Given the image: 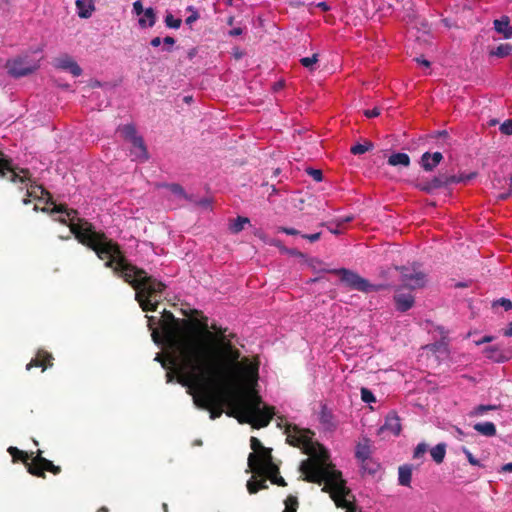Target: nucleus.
<instances>
[{
	"instance_id": "1",
	"label": "nucleus",
	"mask_w": 512,
	"mask_h": 512,
	"mask_svg": "<svg viewBox=\"0 0 512 512\" xmlns=\"http://www.w3.org/2000/svg\"><path fill=\"white\" fill-rule=\"evenodd\" d=\"M221 357L213 368H207L192 376L189 368L180 370L179 383L188 388L194 404L208 410L210 418H219L227 407L226 414L239 423L250 424L255 429L269 425L275 415L273 406L264 405L256 390L259 378V363L241 358V352L230 339L221 337Z\"/></svg>"
},
{
	"instance_id": "2",
	"label": "nucleus",
	"mask_w": 512,
	"mask_h": 512,
	"mask_svg": "<svg viewBox=\"0 0 512 512\" xmlns=\"http://www.w3.org/2000/svg\"><path fill=\"white\" fill-rule=\"evenodd\" d=\"M147 318L153 341L169 351L171 362L178 364L180 370L189 368L192 376H197V372L204 369L213 368L221 357L218 353L221 350V337L229 339L225 334L227 328L212 325L213 333L206 323L176 318L166 309L158 321L160 330L154 327V316Z\"/></svg>"
},
{
	"instance_id": "3",
	"label": "nucleus",
	"mask_w": 512,
	"mask_h": 512,
	"mask_svg": "<svg viewBox=\"0 0 512 512\" xmlns=\"http://www.w3.org/2000/svg\"><path fill=\"white\" fill-rule=\"evenodd\" d=\"M50 213H64L57 220L70 228L79 243L93 250L99 259L106 260L105 266L117 272L135 290V299L145 312H155L161 301L166 285L149 276L144 269L129 263L120 246L109 239L104 232L96 231L94 225L78 212L66 205H54Z\"/></svg>"
},
{
	"instance_id": "4",
	"label": "nucleus",
	"mask_w": 512,
	"mask_h": 512,
	"mask_svg": "<svg viewBox=\"0 0 512 512\" xmlns=\"http://www.w3.org/2000/svg\"><path fill=\"white\" fill-rule=\"evenodd\" d=\"M284 433L289 445L301 448L307 455L314 456L316 446L322 449L320 456L311 457L301 462L300 471L304 476L303 480L319 485L324 483L322 491L329 493L338 508H343L346 512H357V507L354 504L355 497L350 488L346 486L341 471L336 470L334 464L328 462L327 451L313 442L314 432L295 424H286Z\"/></svg>"
},
{
	"instance_id": "5",
	"label": "nucleus",
	"mask_w": 512,
	"mask_h": 512,
	"mask_svg": "<svg viewBox=\"0 0 512 512\" xmlns=\"http://www.w3.org/2000/svg\"><path fill=\"white\" fill-rule=\"evenodd\" d=\"M8 453L12 457L14 463L21 461L27 468V471L36 477L45 478V472H51L54 475L61 473L62 469L60 466L54 465L52 461L43 457V451L37 450L28 454L27 452L18 449L17 447L10 446L7 449Z\"/></svg>"
},
{
	"instance_id": "6",
	"label": "nucleus",
	"mask_w": 512,
	"mask_h": 512,
	"mask_svg": "<svg viewBox=\"0 0 512 512\" xmlns=\"http://www.w3.org/2000/svg\"><path fill=\"white\" fill-rule=\"evenodd\" d=\"M329 273L340 276L342 282L352 289L369 293L383 290L387 287L384 284H371L367 279L361 277L358 273L346 268L326 270Z\"/></svg>"
},
{
	"instance_id": "7",
	"label": "nucleus",
	"mask_w": 512,
	"mask_h": 512,
	"mask_svg": "<svg viewBox=\"0 0 512 512\" xmlns=\"http://www.w3.org/2000/svg\"><path fill=\"white\" fill-rule=\"evenodd\" d=\"M7 72L14 78H20L34 73L39 65L28 56H17L6 62Z\"/></svg>"
},
{
	"instance_id": "8",
	"label": "nucleus",
	"mask_w": 512,
	"mask_h": 512,
	"mask_svg": "<svg viewBox=\"0 0 512 512\" xmlns=\"http://www.w3.org/2000/svg\"><path fill=\"white\" fill-rule=\"evenodd\" d=\"M250 447L253 450L248 456V466L251 471L273 459L272 449L264 447L258 438H250Z\"/></svg>"
},
{
	"instance_id": "9",
	"label": "nucleus",
	"mask_w": 512,
	"mask_h": 512,
	"mask_svg": "<svg viewBox=\"0 0 512 512\" xmlns=\"http://www.w3.org/2000/svg\"><path fill=\"white\" fill-rule=\"evenodd\" d=\"M395 268L401 274L400 280L403 284L401 287L413 290L425 286L427 277L426 274L422 271L416 269L415 267L409 268L405 266H396Z\"/></svg>"
},
{
	"instance_id": "10",
	"label": "nucleus",
	"mask_w": 512,
	"mask_h": 512,
	"mask_svg": "<svg viewBox=\"0 0 512 512\" xmlns=\"http://www.w3.org/2000/svg\"><path fill=\"white\" fill-rule=\"evenodd\" d=\"M0 177L13 183H25L30 179V172L27 169H17L9 159H0Z\"/></svg>"
},
{
	"instance_id": "11",
	"label": "nucleus",
	"mask_w": 512,
	"mask_h": 512,
	"mask_svg": "<svg viewBox=\"0 0 512 512\" xmlns=\"http://www.w3.org/2000/svg\"><path fill=\"white\" fill-rule=\"evenodd\" d=\"M255 474L264 475L269 478V480L278 486L285 487L287 486V482L285 479L279 475V467L273 462V459L269 462L260 465L256 469L252 471Z\"/></svg>"
},
{
	"instance_id": "12",
	"label": "nucleus",
	"mask_w": 512,
	"mask_h": 512,
	"mask_svg": "<svg viewBox=\"0 0 512 512\" xmlns=\"http://www.w3.org/2000/svg\"><path fill=\"white\" fill-rule=\"evenodd\" d=\"M395 308L399 312L410 310L415 303V297L411 292H405L404 287L398 286L393 296Z\"/></svg>"
},
{
	"instance_id": "13",
	"label": "nucleus",
	"mask_w": 512,
	"mask_h": 512,
	"mask_svg": "<svg viewBox=\"0 0 512 512\" xmlns=\"http://www.w3.org/2000/svg\"><path fill=\"white\" fill-rule=\"evenodd\" d=\"M471 178H472V175L464 178V177H457L455 175H447V174L442 173V174H439V175L433 177L430 180V183L432 185L433 190L435 191L437 189L447 187L454 183H460L465 180H469Z\"/></svg>"
},
{
	"instance_id": "14",
	"label": "nucleus",
	"mask_w": 512,
	"mask_h": 512,
	"mask_svg": "<svg viewBox=\"0 0 512 512\" xmlns=\"http://www.w3.org/2000/svg\"><path fill=\"white\" fill-rule=\"evenodd\" d=\"M385 432H390L395 436H398L401 432L400 418L394 411H391L387 414L385 423L379 429L380 434Z\"/></svg>"
},
{
	"instance_id": "15",
	"label": "nucleus",
	"mask_w": 512,
	"mask_h": 512,
	"mask_svg": "<svg viewBox=\"0 0 512 512\" xmlns=\"http://www.w3.org/2000/svg\"><path fill=\"white\" fill-rule=\"evenodd\" d=\"M56 67L70 72L74 77L82 74V68L78 63L69 55H64L56 59Z\"/></svg>"
},
{
	"instance_id": "16",
	"label": "nucleus",
	"mask_w": 512,
	"mask_h": 512,
	"mask_svg": "<svg viewBox=\"0 0 512 512\" xmlns=\"http://www.w3.org/2000/svg\"><path fill=\"white\" fill-rule=\"evenodd\" d=\"M53 357L50 353L45 350H39L35 356V358L31 359V361L26 365V369L30 370L33 367H41L44 371L46 368L51 367Z\"/></svg>"
},
{
	"instance_id": "17",
	"label": "nucleus",
	"mask_w": 512,
	"mask_h": 512,
	"mask_svg": "<svg viewBox=\"0 0 512 512\" xmlns=\"http://www.w3.org/2000/svg\"><path fill=\"white\" fill-rule=\"evenodd\" d=\"M494 30L503 36L504 39L512 38V26L510 25V18L506 15L501 16L499 19L493 21Z\"/></svg>"
},
{
	"instance_id": "18",
	"label": "nucleus",
	"mask_w": 512,
	"mask_h": 512,
	"mask_svg": "<svg viewBox=\"0 0 512 512\" xmlns=\"http://www.w3.org/2000/svg\"><path fill=\"white\" fill-rule=\"evenodd\" d=\"M130 142L132 143V145L134 147L132 154L142 162L148 160V158H149L148 151H147V148H146L143 138L141 136L137 135L135 138L130 140Z\"/></svg>"
},
{
	"instance_id": "19",
	"label": "nucleus",
	"mask_w": 512,
	"mask_h": 512,
	"mask_svg": "<svg viewBox=\"0 0 512 512\" xmlns=\"http://www.w3.org/2000/svg\"><path fill=\"white\" fill-rule=\"evenodd\" d=\"M75 4L80 18H90L95 11V0H76Z\"/></svg>"
},
{
	"instance_id": "20",
	"label": "nucleus",
	"mask_w": 512,
	"mask_h": 512,
	"mask_svg": "<svg viewBox=\"0 0 512 512\" xmlns=\"http://www.w3.org/2000/svg\"><path fill=\"white\" fill-rule=\"evenodd\" d=\"M412 465H402L398 468V483L401 486L410 487L412 479Z\"/></svg>"
},
{
	"instance_id": "21",
	"label": "nucleus",
	"mask_w": 512,
	"mask_h": 512,
	"mask_svg": "<svg viewBox=\"0 0 512 512\" xmlns=\"http://www.w3.org/2000/svg\"><path fill=\"white\" fill-rule=\"evenodd\" d=\"M370 453V440L368 438H364L357 444L355 456L358 460L364 463L370 458Z\"/></svg>"
},
{
	"instance_id": "22",
	"label": "nucleus",
	"mask_w": 512,
	"mask_h": 512,
	"mask_svg": "<svg viewBox=\"0 0 512 512\" xmlns=\"http://www.w3.org/2000/svg\"><path fill=\"white\" fill-rule=\"evenodd\" d=\"M484 354L488 359L494 362H505L509 359V356L505 355L504 352L497 346H490L484 350Z\"/></svg>"
},
{
	"instance_id": "23",
	"label": "nucleus",
	"mask_w": 512,
	"mask_h": 512,
	"mask_svg": "<svg viewBox=\"0 0 512 512\" xmlns=\"http://www.w3.org/2000/svg\"><path fill=\"white\" fill-rule=\"evenodd\" d=\"M319 421L322 425H324L327 429H335L336 425L333 420V414L328 409L326 405L321 406V411L319 413Z\"/></svg>"
},
{
	"instance_id": "24",
	"label": "nucleus",
	"mask_w": 512,
	"mask_h": 512,
	"mask_svg": "<svg viewBox=\"0 0 512 512\" xmlns=\"http://www.w3.org/2000/svg\"><path fill=\"white\" fill-rule=\"evenodd\" d=\"M474 430H476L479 434L486 437H493L496 435V426L492 422H481L476 423L473 426Z\"/></svg>"
},
{
	"instance_id": "25",
	"label": "nucleus",
	"mask_w": 512,
	"mask_h": 512,
	"mask_svg": "<svg viewBox=\"0 0 512 512\" xmlns=\"http://www.w3.org/2000/svg\"><path fill=\"white\" fill-rule=\"evenodd\" d=\"M157 17L155 10L152 7L146 8L144 12V16L139 18L138 23L140 27H153L156 23Z\"/></svg>"
},
{
	"instance_id": "26",
	"label": "nucleus",
	"mask_w": 512,
	"mask_h": 512,
	"mask_svg": "<svg viewBox=\"0 0 512 512\" xmlns=\"http://www.w3.org/2000/svg\"><path fill=\"white\" fill-rule=\"evenodd\" d=\"M388 164L390 166H404L410 165V157L406 153H394L388 158Z\"/></svg>"
},
{
	"instance_id": "27",
	"label": "nucleus",
	"mask_w": 512,
	"mask_h": 512,
	"mask_svg": "<svg viewBox=\"0 0 512 512\" xmlns=\"http://www.w3.org/2000/svg\"><path fill=\"white\" fill-rule=\"evenodd\" d=\"M512 52V45L509 43H503L497 46L496 48H492L489 51L490 57H498V58H504L511 54Z\"/></svg>"
},
{
	"instance_id": "28",
	"label": "nucleus",
	"mask_w": 512,
	"mask_h": 512,
	"mask_svg": "<svg viewBox=\"0 0 512 512\" xmlns=\"http://www.w3.org/2000/svg\"><path fill=\"white\" fill-rule=\"evenodd\" d=\"M430 455L432 459L437 463L441 464L446 455V444L439 443L435 447L430 450Z\"/></svg>"
},
{
	"instance_id": "29",
	"label": "nucleus",
	"mask_w": 512,
	"mask_h": 512,
	"mask_svg": "<svg viewBox=\"0 0 512 512\" xmlns=\"http://www.w3.org/2000/svg\"><path fill=\"white\" fill-rule=\"evenodd\" d=\"M250 222L249 218L238 216L233 222L230 224L229 229L232 233L238 234L244 229V225Z\"/></svg>"
},
{
	"instance_id": "30",
	"label": "nucleus",
	"mask_w": 512,
	"mask_h": 512,
	"mask_svg": "<svg viewBox=\"0 0 512 512\" xmlns=\"http://www.w3.org/2000/svg\"><path fill=\"white\" fill-rule=\"evenodd\" d=\"M285 509L283 512H297L299 502L296 496L289 495L285 501Z\"/></svg>"
},
{
	"instance_id": "31",
	"label": "nucleus",
	"mask_w": 512,
	"mask_h": 512,
	"mask_svg": "<svg viewBox=\"0 0 512 512\" xmlns=\"http://www.w3.org/2000/svg\"><path fill=\"white\" fill-rule=\"evenodd\" d=\"M373 148V144L370 141H366L364 144H356L350 148V152L354 155H360Z\"/></svg>"
},
{
	"instance_id": "32",
	"label": "nucleus",
	"mask_w": 512,
	"mask_h": 512,
	"mask_svg": "<svg viewBox=\"0 0 512 512\" xmlns=\"http://www.w3.org/2000/svg\"><path fill=\"white\" fill-rule=\"evenodd\" d=\"M122 136L127 140H132L137 136V131L134 125L132 124H126L121 129Z\"/></svg>"
},
{
	"instance_id": "33",
	"label": "nucleus",
	"mask_w": 512,
	"mask_h": 512,
	"mask_svg": "<svg viewBox=\"0 0 512 512\" xmlns=\"http://www.w3.org/2000/svg\"><path fill=\"white\" fill-rule=\"evenodd\" d=\"M164 187L170 190L171 193L177 195L179 197H188V194L185 192L184 188L177 183L164 184Z\"/></svg>"
},
{
	"instance_id": "34",
	"label": "nucleus",
	"mask_w": 512,
	"mask_h": 512,
	"mask_svg": "<svg viewBox=\"0 0 512 512\" xmlns=\"http://www.w3.org/2000/svg\"><path fill=\"white\" fill-rule=\"evenodd\" d=\"M165 24L168 28L172 29H178L180 28L182 24V20L180 18H174V16L171 13H168L165 16Z\"/></svg>"
},
{
	"instance_id": "35",
	"label": "nucleus",
	"mask_w": 512,
	"mask_h": 512,
	"mask_svg": "<svg viewBox=\"0 0 512 512\" xmlns=\"http://www.w3.org/2000/svg\"><path fill=\"white\" fill-rule=\"evenodd\" d=\"M318 62V54L315 53L311 57H303L300 59V63L305 68L314 70V65Z\"/></svg>"
},
{
	"instance_id": "36",
	"label": "nucleus",
	"mask_w": 512,
	"mask_h": 512,
	"mask_svg": "<svg viewBox=\"0 0 512 512\" xmlns=\"http://www.w3.org/2000/svg\"><path fill=\"white\" fill-rule=\"evenodd\" d=\"M430 158H431V153H429V152H425L421 156V166L423 167V169L425 171H432L436 167L435 165H431L432 160H430Z\"/></svg>"
},
{
	"instance_id": "37",
	"label": "nucleus",
	"mask_w": 512,
	"mask_h": 512,
	"mask_svg": "<svg viewBox=\"0 0 512 512\" xmlns=\"http://www.w3.org/2000/svg\"><path fill=\"white\" fill-rule=\"evenodd\" d=\"M495 408H496V406H494V405H478L477 407H475L473 409V411L470 412V415L471 416L483 415L485 412H487L489 410H493Z\"/></svg>"
},
{
	"instance_id": "38",
	"label": "nucleus",
	"mask_w": 512,
	"mask_h": 512,
	"mask_svg": "<svg viewBox=\"0 0 512 512\" xmlns=\"http://www.w3.org/2000/svg\"><path fill=\"white\" fill-rule=\"evenodd\" d=\"M166 351H167V353H168V361H169V364L174 365V366L176 367V371H177V374H178V375H177V381L179 382V376H180V374H181V372H180V368H179V365H178V364H174V363H172V362H171V360H170V353H169V351H168L167 349H166ZM155 360H156V361H159V362L162 364V366H163L164 368H166V366H167V365H166V362H167V359H166V358H164L163 356H161V355H159V354H158V355L156 356Z\"/></svg>"
},
{
	"instance_id": "39",
	"label": "nucleus",
	"mask_w": 512,
	"mask_h": 512,
	"mask_svg": "<svg viewBox=\"0 0 512 512\" xmlns=\"http://www.w3.org/2000/svg\"><path fill=\"white\" fill-rule=\"evenodd\" d=\"M361 399L365 403H372L376 401L374 394L368 388H361Z\"/></svg>"
},
{
	"instance_id": "40",
	"label": "nucleus",
	"mask_w": 512,
	"mask_h": 512,
	"mask_svg": "<svg viewBox=\"0 0 512 512\" xmlns=\"http://www.w3.org/2000/svg\"><path fill=\"white\" fill-rule=\"evenodd\" d=\"M187 10L191 12V14L186 18L185 22L187 25H192V23L197 21L200 16L197 9H195L193 6H188Z\"/></svg>"
},
{
	"instance_id": "41",
	"label": "nucleus",
	"mask_w": 512,
	"mask_h": 512,
	"mask_svg": "<svg viewBox=\"0 0 512 512\" xmlns=\"http://www.w3.org/2000/svg\"><path fill=\"white\" fill-rule=\"evenodd\" d=\"M493 307L495 306H502L506 311H509L512 309V302L510 299L507 298H500L493 302Z\"/></svg>"
},
{
	"instance_id": "42",
	"label": "nucleus",
	"mask_w": 512,
	"mask_h": 512,
	"mask_svg": "<svg viewBox=\"0 0 512 512\" xmlns=\"http://www.w3.org/2000/svg\"><path fill=\"white\" fill-rule=\"evenodd\" d=\"M306 173L310 175L316 182H321L323 179V173L319 169L307 168Z\"/></svg>"
},
{
	"instance_id": "43",
	"label": "nucleus",
	"mask_w": 512,
	"mask_h": 512,
	"mask_svg": "<svg viewBox=\"0 0 512 512\" xmlns=\"http://www.w3.org/2000/svg\"><path fill=\"white\" fill-rule=\"evenodd\" d=\"M416 186L420 191L430 194L434 192L430 180H421Z\"/></svg>"
},
{
	"instance_id": "44",
	"label": "nucleus",
	"mask_w": 512,
	"mask_h": 512,
	"mask_svg": "<svg viewBox=\"0 0 512 512\" xmlns=\"http://www.w3.org/2000/svg\"><path fill=\"white\" fill-rule=\"evenodd\" d=\"M428 446L425 443H419L413 453L415 459L421 458L427 452Z\"/></svg>"
},
{
	"instance_id": "45",
	"label": "nucleus",
	"mask_w": 512,
	"mask_h": 512,
	"mask_svg": "<svg viewBox=\"0 0 512 512\" xmlns=\"http://www.w3.org/2000/svg\"><path fill=\"white\" fill-rule=\"evenodd\" d=\"M500 131L504 135H512V120L507 119L500 125Z\"/></svg>"
},
{
	"instance_id": "46",
	"label": "nucleus",
	"mask_w": 512,
	"mask_h": 512,
	"mask_svg": "<svg viewBox=\"0 0 512 512\" xmlns=\"http://www.w3.org/2000/svg\"><path fill=\"white\" fill-rule=\"evenodd\" d=\"M462 451L463 453L465 454L468 462L473 465V466H481L480 464V461L478 459H476L472 453L466 448V447H463L462 448Z\"/></svg>"
},
{
	"instance_id": "47",
	"label": "nucleus",
	"mask_w": 512,
	"mask_h": 512,
	"mask_svg": "<svg viewBox=\"0 0 512 512\" xmlns=\"http://www.w3.org/2000/svg\"><path fill=\"white\" fill-rule=\"evenodd\" d=\"M320 8L322 11L326 12L330 10V6L327 4V2H319L317 4H309V11L313 13V8Z\"/></svg>"
},
{
	"instance_id": "48",
	"label": "nucleus",
	"mask_w": 512,
	"mask_h": 512,
	"mask_svg": "<svg viewBox=\"0 0 512 512\" xmlns=\"http://www.w3.org/2000/svg\"><path fill=\"white\" fill-rule=\"evenodd\" d=\"M247 490L250 494H255L257 493L259 490H258V482L257 480H249L247 482Z\"/></svg>"
},
{
	"instance_id": "49",
	"label": "nucleus",
	"mask_w": 512,
	"mask_h": 512,
	"mask_svg": "<svg viewBox=\"0 0 512 512\" xmlns=\"http://www.w3.org/2000/svg\"><path fill=\"white\" fill-rule=\"evenodd\" d=\"M133 12L138 16L144 14L145 9L143 8L141 1L138 0L133 3Z\"/></svg>"
},
{
	"instance_id": "50",
	"label": "nucleus",
	"mask_w": 512,
	"mask_h": 512,
	"mask_svg": "<svg viewBox=\"0 0 512 512\" xmlns=\"http://www.w3.org/2000/svg\"><path fill=\"white\" fill-rule=\"evenodd\" d=\"M278 232L285 233L287 235H299L300 232L294 228H288V227H278Z\"/></svg>"
},
{
	"instance_id": "51",
	"label": "nucleus",
	"mask_w": 512,
	"mask_h": 512,
	"mask_svg": "<svg viewBox=\"0 0 512 512\" xmlns=\"http://www.w3.org/2000/svg\"><path fill=\"white\" fill-rule=\"evenodd\" d=\"M196 206L204 209H209L211 207V200L209 198H203L196 202Z\"/></svg>"
},
{
	"instance_id": "52",
	"label": "nucleus",
	"mask_w": 512,
	"mask_h": 512,
	"mask_svg": "<svg viewBox=\"0 0 512 512\" xmlns=\"http://www.w3.org/2000/svg\"><path fill=\"white\" fill-rule=\"evenodd\" d=\"M442 159H443L442 153L434 152L433 154H431V158H430V160H432L431 165L437 166L441 162Z\"/></svg>"
},
{
	"instance_id": "53",
	"label": "nucleus",
	"mask_w": 512,
	"mask_h": 512,
	"mask_svg": "<svg viewBox=\"0 0 512 512\" xmlns=\"http://www.w3.org/2000/svg\"><path fill=\"white\" fill-rule=\"evenodd\" d=\"M364 115L368 118H373V117H377L380 115V109L375 107L371 110H365L364 111Z\"/></svg>"
},
{
	"instance_id": "54",
	"label": "nucleus",
	"mask_w": 512,
	"mask_h": 512,
	"mask_svg": "<svg viewBox=\"0 0 512 512\" xmlns=\"http://www.w3.org/2000/svg\"><path fill=\"white\" fill-rule=\"evenodd\" d=\"M175 39L171 36H166L164 39H163V43L164 45L166 46V50L167 51H171V46H173L175 44Z\"/></svg>"
},
{
	"instance_id": "55",
	"label": "nucleus",
	"mask_w": 512,
	"mask_h": 512,
	"mask_svg": "<svg viewBox=\"0 0 512 512\" xmlns=\"http://www.w3.org/2000/svg\"><path fill=\"white\" fill-rule=\"evenodd\" d=\"M303 238L309 240L310 242H315V241H318L321 237V232H317V233H314V234H303L302 235Z\"/></svg>"
},
{
	"instance_id": "56",
	"label": "nucleus",
	"mask_w": 512,
	"mask_h": 512,
	"mask_svg": "<svg viewBox=\"0 0 512 512\" xmlns=\"http://www.w3.org/2000/svg\"><path fill=\"white\" fill-rule=\"evenodd\" d=\"M511 196H512V192L510 190H508L506 192L500 193L497 196V200L504 201V200H507L508 198H510Z\"/></svg>"
},
{
	"instance_id": "57",
	"label": "nucleus",
	"mask_w": 512,
	"mask_h": 512,
	"mask_svg": "<svg viewBox=\"0 0 512 512\" xmlns=\"http://www.w3.org/2000/svg\"><path fill=\"white\" fill-rule=\"evenodd\" d=\"M499 472L500 473L512 472V463H506L503 466H501Z\"/></svg>"
},
{
	"instance_id": "58",
	"label": "nucleus",
	"mask_w": 512,
	"mask_h": 512,
	"mask_svg": "<svg viewBox=\"0 0 512 512\" xmlns=\"http://www.w3.org/2000/svg\"><path fill=\"white\" fill-rule=\"evenodd\" d=\"M242 33H243V30H242L241 28H239V27L234 28V29H232V30H230V31H229V35H230V36H239V35H241Z\"/></svg>"
},
{
	"instance_id": "59",
	"label": "nucleus",
	"mask_w": 512,
	"mask_h": 512,
	"mask_svg": "<svg viewBox=\"0 0 512 512\" xmlns=\"http://www.w3.org/2000/svg\"><path fill=\"white\" fill-rule=\"evenodd\" d=\"M492 340H493L492 336H484L481 340L477 341L476 344L477 345H481V344H484V343L491 342Z\"/></svg>"
},
{
	"instance_id": "60",
	"label": "nucleus",
	"mask_w": 512,
	"mask_h": 512,
	"mask_svg": "<svg viewBox=\"0 0 512 512\" xmlns=\"http://www.w3.org/2000/svg\"><path fill=\"white\" fill-rule=\"evenodd\" d=\"M503 335L506 337L512 336V321L508 324L507 329L504 330Z\"/></svg>"
},
{
	"instance_id": "61",
	"label": "nucleus",
	"mask_w": 512,
	"mask_h": 512,
	"mask_svg": "<svg viewBox=\"0 0 512 512\" xmlns=\"http://www.w3.org/2000/svg\"><path fill=\"white\" fill-rule=\"evenodd\" d=\"M161 42H162V40H161V38H160V37H154V38L150 41V44H151V46H153V47H158V46H160Z\"/></svg>"
},
{
	"instance_id": "62",
	"label": "nucleus",
	"mask_w": 512,
	"mask_h": 512,
	"mask_svg": "<svg viewBox=\"0 0 512 512\" xmlns=\"http://www.w3.org/2000/svg\"><path fill=\"white\" fill-rule=\"evenodd\" d=\"M257 482H258V490H263V489L268 488V485L266 484L265 479L257 480Z\"/></svg>"
},
{
	"instance_id": "63",
	"label": "nucleus",
	"mask_w": 512,
	"mask_h": 512,
	"mask_svg": "<svg viewBox=\"0 0 512 512\" xmlns=\"http://www.w3.org/2000/svg\"><path fill=\"white\" fill-rule=\"evenodd\" d=\"M351 220H352V217L351 216H347V217H344V218H341V219L337 220L336 222H337L338 226H341L342 224L348 223Z\"/></svg>"
},
{
	"instance_id": "64",
	"label": "nucleus",
	"mask_w": 512,
	"mask_h": 512,
	"mask_svg": "<svg viewBox=\"0 0 512 512\" xmlns=\"http://www.w3.org/2000/svg\"><path fill=\"white\" fill-rule=\"evenodd\" d=\"M284 87V82L282 81H278L276 83H274L273 85V90L274 91H279L280 89H282Z\"/></svg>"
}]
</instances>
